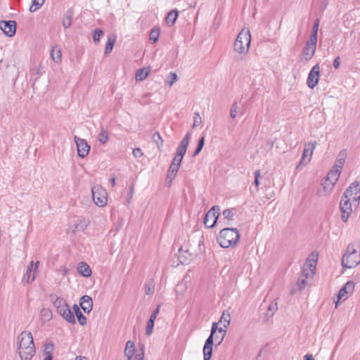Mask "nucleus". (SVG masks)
<instances>
[{
    "instance_id": "47",
    "label": "nucleus",
    "mask_w": 360,
    "mask_h": 360,
    "mask_svg": "<svg viewBox=\"0 0 360 360\" xmlns=\"http://www.w3.org/2000/svg\"><path fill=\"white\" fill-rule=\"evenodd\" d=\"M255 186L257 187H258V186H259V179L261 176V174H260L259 170H256L255 172Z\"/></svg>"
},
{
    "instance_id": "25",
    "label": "nucleus",
    "mask_w": 360,
    "mask_h": 360,
    "mask_svg": "<svg viewBox=\"0 0 360 360\" xmlns=\"http://www.w3.org/2000/svg\"><path fill=\"white\" fill-rule=\"evenodd\" d=\"M337 166H333L332 169L329 171V172L327 174V175L325 176L326 179L330 180L332 183H334L335 185L336 182L338 181L340 175L341 174V172L340 171V169H336Z\"/></svg>"
},
{
    "instance_id": "4",
    "label": "nucleus",
    "mask_w": 360,
    "mask_h": 360,
    "mask_svg": "<svg viewBox=\"0 0 360 360\" xmlns=\"http://www.w3.org/2000/svg\"><path fill=\"white\" fill-rule=\"evenodd\" d=\"M359 263L360 253L357 252L354 244H349L345 253L342 257V267L345 269H352L356 267Z\"/></svg>"
},
{
    "instance_id": "15",
    "label": "nucleus",
    "mask_w": 360,
    "mask_h": 360,
    "mask_svg": "<svg viewBox=\"0 0 360 360\" xmlns=\"http://www.w3.org/2000/svg\"><path fill=\"white\" fill-rule=\"evenodd\" d=\"M354 286L355 284L352 281H348L339 290L337 295V302H340L342 299L346 300L353 292Z\"/></svg>"
},
{
    "instance_id": "9",
    "label": "nucleus",
    "mask_w": 360,
    "mask_h": 360,
    "mask_svg": "<svg viewBox=\"0 0 360 360\" xmlns=\"http://www.w3.org/2000/svg\"><path fill=\"white\" fill-rule=\"evenodd\" d=\"M124 354L127 357V360H143V349L136 350L135 345L133 341L129 340L127 342Z\"/></svg>"
},
{
    "instance_id": "48",
    "label": "nucleus",
    "mask_w": 360,
    "mask_h": 360,
    "mask_svg": "<svg viewBox=\"0 0 360 360\" xmlns=\"http://www.w3.org/2000/svg\"><path fill=\"white\" fill-rule=\"evenodd\" d=\"M159 312H160V306H158L157 307V309L153 311V313L150 316V319H153V321H155V319H157V316H158Z\"/></svg>"
},
{
    "instance_id": "5",
    "label": "nucleus",
    "mask_w": 360,
    "mask_h": 360,
    "mask_svg": "<svg viewBox=\"0 0 360 360\" xmlns=\"http://www.w3.org/2000/svg\"><path fill=\"white\" fill-rule=\"evenodd\" d=\"M251 42L250 30L243 28L237 36L234 43V51L239 54L245 55L248 53Z\"/></svg>"
},
{
    "instance_id": "14",
    "label": "nucleus",
    "mask_w": 360,
    "mask_h": 360,
    "mask_svg": "<svg viewBox=\"0 0 360 360\" xmlns=\"http://www.w3.org/2000/svg\"><path fill=\"white\" fill-rule=\"evenodd\" d=\"M340 209L341 211V219L344 222H347L349 217L350 216L352 209V203L350 202V200L347 198L343 200L341 198L340 202Z\"/></svg>"
},
{
    "instance_id": "57",
    "label": "nucleus",
    "mask_w": 360,
    "mask_h": 360,
    "mask_svg": "<svg viewBox=\"0 0 360 360\" xmlns=\"http://www.w3.org/2000/svg\"><path fill=\"white\" fill-rule=\"evenodd\" d=\"M304 360H314L312 354H307L304 356Z\"/></svg>"
},
{
    "instance_id": "16",
    "label": "nucleus",
    "mask_w": 360,
    "mask_h": 360,
    "mask_svg": "<svg viewBox=\"0 0 360 360\" xmlns=\"http://www.w3.org/2000/svg\"><path fill=\"white\" fill-rule=\"evenodd\" d=\"M75 141L77 145L78 155L82 158L86 157L89 153L90 146L86 140L75 136Z\"/></svg>"
},
{
    "instance_id": "29",
    "label": "nucleus",
    "mask_w": 360,
    "mask_h": 360,
    "mask_svg": "<svg viewBox=\"0 0 360 360\" xmlns=\"http://www.w3.org/2000/svg\"><path fill=\"white\" fill-rule=\"evenodd\" d=\"M177 16H178V12L174 10V11H170L168 13V15L165 19V22L167 24V25H169V26L173 25L177 18Z\"/></svg>"
},
{
    "instance_id": "24",
    "label": "nucleus",
    "mask_w": 360,
    "mask_h": 360,
    "mask_svg": "<svg viewBox=\"0 0 360 360\" xmlns=\"http://www.w3.org/2000/svg\"><path fill=\"white\" fill-rule=\"evenodd\" d=\"M77 271L79 274L84 277H89L92 274V271L89 265L83 262L78 264Z\"/></svg>"
},
{
    "instance_id": "28",
    "label": "nucleus",
    "mask_w": 360,
    "mask_h": 360,
    "mask_svg": "<svg viewBox=\"0 0 360 360\" xmlns=\"http://www.w3.org/2000/svg\"><path fill=\"white\" fill-rule=\"evenodd\" d=\"M115 41H116V36L114 34L109 36L108 37V40H107L106 45H105V54H108L112 51Z\"/></svg>"
},
{
    "instance_id": "27",
    "label": "nucleus",
    "mask_w": 360,
    "mask_h": 360,
    "mask_svg": "<svg viewBox=\"0 0 360 360\" xmlns=\"http://www.w3.org/2000/svg\"><path fill=\"white\" fill-rule=\"evenodd\" d=\"M73 310H74V312L75 314V316H77V320H78V322L79 323L80 325L82 326H85L86 324V318L85 316H84L82 314V313L81 312L79 307L77 305V304H75L73 306Z\"/></svg>"
},
{
    "instance_id": "17",
    "label": "nucleus",
    "mask_w": 360,
    "mask_h": 360,
    "mask_svg": "<svg viewBox=\"0 0 360 360\" xmlns=\"http://www.w3.org/2000/svg\"><path fill=\"white\" fill-rule=\"evenodd\" d=\"M0 29L8 37H13L16 32V23L14 20L0 21Z\"/></svg>"
},
{
    "instance_id": "63",
    "label": "nucleus",
    "mask_w": 360,
    "mask_h": 360,
    "mask_svg": "<svg viewBox=\"0 0 360 360\" xmlns=\"http://www.w3.org/2000/svg\"><path fill=\"white\" fill-rule=\"evenodd\" d=\"M318 259H319V255H318V252H316V262H318Z\"/></svg>"
},
{
    "instance_id": "38",
    "label": "nucleus",
    "mask_w": 360,
    "mask_h": 360,
    "mask_svg": "<svg viewBox=\"0 0 360 360\" xmlns=\"http://www.w3.org/2000/svg\"><path fill=\"white\" fill-rule=\"evenodd\" d=\"M176 80H177V75L174 72H171L167 77L169 86H172Z\"/></svg>"
},
{
    "instance_id": "58",
    "label": "nucleus",
    "mask_w": 360,
    "mask_h": 360,
    "mask_svg": "<svg viewBox=\"0 0 360 360\" xmlns=\"http://www.w3.org/2000/svg\"><path fill=\"white\" fill-rule=\"evenodd\" d=\"M110 182H111L112 186H115V184H116V179H115V177H112L110 179Z\"/></svg>"
},
{
    "instance_id": "49",
    "label": "nucleus",
    "mask_w": 360,
    "mask_h": 360,
    "mask_svg": "<svg viewBox=\"0 0 360 360\" xmlns=\"http://www.w3.org/2000/svg\"><path fill=\"white\" fill-rule=\"evenodd\" d=\"M179 259H180V261H181V263H183V264H184V263H187V262L191 259V258H189V259H182L184 252L182 251V249H181V248L179 250Z\"/></svg>"
},
{
    "instance_id": "7",
    "label": "nucleus",
    "mask_w": 360,
    "mask_h": 360,
    "mask_svg": "<svg viewBox=\"0 0 360 360\" xmlns=\"http://www.w3.org/2000/svg\"><path fill=\"white\" fill-rule=\"evenodd\" d=\"M231 315L227 311H224L218 323V330L215 334V340L220 344L226 333V329L230 325Z\"/></svg>"
},
{
    "instance_id": "62",
    "label": "nucleus",
    "mask_w": 360,
    "mask_h": 360,
    "mask_svg": "<svg viewBox=\"0 0 360 360\" xmlns=\"http://www.w3.org/2000/svg\"><path fill=\"white\" fill-rule=\"evenodd\" d=\"M231 115L232 117H235L236 115H235V112H233V110H231Z\"/></svg>"
},
{
    "instance_id": "51",
    "label": "nucleus",
    "mask_w": 360,
    "mask_h": 360,
    "mask_svg": "<svg viewBox=\"0 0 360 360\" xmlns=\"http://www.w3.org/2000/svg\"><path fill=\"white\" fill-rule=\"evenodd\" d=\"M340 65V58L336 57L333 61V66L335 69H338Z\"/></svg>"
},
{
    "instance_id": "37",
    "label": "nucleus",
    "mask_w": 360,
    "mask_h": 360,
    "mask_svg": "<svg viewBox=\"0 0 360 360\" xmlns=\"http://www.w3.org/2000/svg\"><path fill=\"white\" fill-rule=\"evenodd\" d=\"M54 349V345L53 343H47L44 345V354L45 356H48L49 355L52 356V352Z\"/></svg>"
},
{
    "instance_id": "11",
    "label": "nucleus",
    "mask_w": 360,
    "mask_h": 360,
    "mask_svg": "<svg viewBox=\"0 0 360 360\" xmlns=\"http://www.w3.org/2000/svg\"><path fill=\"white\" fill-rule=\"evenodd\" d=\"M91 191L95 204L99 207H104L108 201L106 191L100 186H95L92 188Z\"/></svg>"
},
{
    "instance_id": "45",
    "label": "nucleus",
    "mask_w": 360,
    "mask_h": 360,
    "mask_svg": "<svg viewBox=\"0 0 360 360\" xmlns=\"http://www.w3.org/2000/svg\"><path fill=\"white\" fill-rule=\"evenodd\" d=\"M204 137H202L200 141H199V143H198V148L195 152V155H197L202 148L203 146H204Z\"/></svg>"
},
{
    "instance_id": "1",
    "label": "nucleus",
    "mask_w": 360,
    "mask_h": 360,
    "mask_svg": "<svg viewBox=\"0 0 360 360\" xmlns=\"http://www.w3.org/2000/svg\"><path fill=\"white\" fill-rule=\"evenodd\" d=\"M18 352L21 360H30L34 353L35 347L32 335L30 332L23 331L18 338Z\"/></svg>"
},
{
    "instance_id": "20",
    "label": "nucleus",
    "mask_w": 360,
    "mask_h": 360,
    "mask_svg": "<svg viewBox=\"0 0 360 360\" xmlns=\"http://www.w3.org/2000/svg\"><path fill=\"white\" fill-rule=\"evenodd\" d=\"M80 307L86 313H89L93 308V300L88 295H84L80 299Z\"/></svg>"
},
{
    "instance_id": "60",
    "label": "nucleus",
    "mask_w": 360,
    "mask_h": 360,
    "mask_svg": "<svg viewBox=\"0 0 360 360\" xmlns=\"http://www.w3.org/2000/svg\"><path fill=\"white\" fill-rule=\"evenodd\" d=\"M319 18H316V34L318 33V31H319Z\"/></svg>"
},
{
    "instance_id": "3",
    "label": "nucleus",
    "mask_w": 360,
    "mask_h": 360,
    "mask_svg": "<svg viewBox=\"0 0 360 360\" xmlns=\"http://www.w3.org/2000/svg\"><path fill=\"white\" fill-rule=\"evenodd\" d=\"M240 238V234L236 229L225 228L219 233L217 241L223 248H229L235 246Z\"/></svg>"
},
{
    "instance_id": "31",
    "label": "nucleus",
    "mask_w": 360,
    "mask_h": 360,
    "mask_svg": "<svg viewBox=\"0 0 360 360\" xmlns=\"http://www.w3.org/2000/svg\"><path fill=\"white\" fill-rule=\"evenodd\" d=\"M153 141L157 144L158 149L160 150L163 146L164 141L159 132L157 131L153 134Z\"/></svg>"
},
{
    "instance_id": "46",
    "label": "nucleus",
    "mask_w": 360,
    "mask_h": 360,
    "mask_svg": "<svg viewBox=\"0 0 360 360\" xmlns=\"http://www.w3.org/2000/svg\"><path fill=\"white\" fill-rule=\"evenodd\" d=\"M132 153H133V155L135 158H140V157L143 156V155L142 150L139 148L134 149Z\"/></svg>"
},
{
    "instance_id": "43",
    "label": "nucleus",
    "mask_w": 360,
    "mask_h": 360,
    "mask_svg": "<svg viewBox=\"0 0 360 360\" xmlns=\"http://www.w3.org/2000/svg\"><path fill=\"white\" fill-rule=\"evenodd\" d=\"M179 167H180V165L172 162L169 167V172L171 174H175L177 172V171L179 170Z\"/></svg>"
},
{
    "instance_id": "12",
    "label": "nucleus",
    "mask_w": 360,
    "mask_h": 360,
    "mask_svg": "<svg viewBox=\"0 0 360 360\" xmlns=\"http://www.w3.org/2000/svg\"><path fill=\"white\" fill-rule=\"evenodd\" d=\"M352 195H354L352 198L353 203L356 202L358 205L360 200V183L358 181H354L346 188L343 193L342 198L344 200Z\"/></svg>"
},
{
    "instance_id": "39",
    "label": "nucleus",
    "mask_w": 360,
    "mask_h": 360,
    "mask_svg": "<svg viewBox=\"0 0 360 360\" xmlns=\"http://www.w3.org/2000/svg\"><path fill=\"white\" fill-rule=\"evenodd\" d=\"M154 323H155V321H153V319H150L149 321L148 322L147 327H146V332L148 335H150L152 334L153 329L154 327Z\"/></svg>"
},
{
    "instance_id": "30",
    "label": "nucleus",
    "mask_w": 360,
    "mask_h": 360,
    "mask_svg": "<svg viewBox=\"0 0 360 360\" xmlns=\"http://www.w3.org/2000/svg\"><path fill=\"white\" fill-rule=\"evenodd\" d=\"M236 214L235 210L231 209H226L223 211L222 215L224 219L227 221H231L233 219L234 215Z\"/></svg>"
},
{
    "instance_id": "13",
    "label": "nucleus",
    "mask_w": 360,
    "mask_h": 360,
    "mask_svg": "<svg viewBox=\"0 0 360 360\" xmlns=\"http://www.w3.org/2000/svg\"><path fill=\"white\" fill-rule=\"evenodd\" d=\"M219 215V207L213 206L205 214L204 224L207 228L214 227L217 221Z\"/></svg>"
},
{
    "instance_id": "33",
    "label": "nucleus",
    "mask_w": 360,
    "mask_h": 360,
    "mask_svg": "<svg viewBox=\"0 0 360 360\" xmlns=\"http://www.w3.org/2000/svg\"><path fill=\"white\" fill-rule=\"evenodd\" d=\"M315 73V66H314L309 74L307 79V85L309 88L313 89L315 86V82H314V77Z\"/></svg>"
},
{
    "instance_id": "26",
    "label": "nucleus",
    "mask_w": 360,
    "mask_h": 360,
    "mask_svg": "<svg viewBox=\"0 0 360 360\" xmlns=\"http://www.w3.org/2000/svg\"><path fill=\"white\" fill-rule=\"evenodd\" d=\"M150 72V67H145L141 69H139L136 72V80L137 82H141L145 80Z\"/></svg>"
},
{
    "instance_id": "6",
    "label": "nucleus",
    "mask_w": 360,
    "mask_h": 360,
    "mask_svg": "<svg viewBox=\"0 0 360 360\" xmlns=\"http://www.w3.org/2000/svg\"><path fill=\"white\" fill-rule=\"evenodd\" d=\"M53 304L56 308L57 312L67 321L71 323H75V316L71 311L68 304L63 298H57Z\"/></svg>"
},
{
    "instance_id": "22",
    "label": "nucleus",
    "mask_w": 360,
    "mask_h": 360,
    "mask_svg": "<svg viewBox=\"0 0 360 360\" xmlns=\"http://www.w3.org/2000/svg\"><path fill=\"white\" fill-rule=\"evenodd\" d=\"M39 262H38V261L34 264V270L32 275H31V272H32V269L33 268V266H34L33 261H32L30 263V264L27 266L26 274L24 278L25 279H26L27 282H30V281H32L35 279L37 271V269L39 266Z\"/></svg>"
},
{
    "instance_id": "64",
    "label": "nucleus",
    "mask_w": 360,
    "mask_h": 360,
    "mask_svg": "<svg viewBox=\"0 0 360 360\" xmlns=\"http://www.w3.org/2000/svg\"><path fill=\"white\" fill-rule=\"evenodd\" d=\"M273 308H276V304H274V305L272 306Z\"/></svg>"
},
{
    "instance_id": "61",
    "label": "nucleus",
    "mask_w": 360,
    "mask_h": 360,
    "mask_svg": "<svg viewBox=\"0 0 360 360\" xmlns=\"http://www.w3.org/2000/svg\"><path fill=\"white\" fill-rule=\"evenodd\" d=\"M53 356L49 355L48 356H45L44 360H52Z\"/></svg>"
},
{
    "instance_id": "59",
    "label": "nucleus",
    "mask_w": 360,
    "mask_h": 360,
    "mask_svg": "<svg viewBox=\"0 0 360 360\" xmlns=\"http://www.w3.org/2000/svg\"><path fill=\"white\" fill-rule=\"evenodd\" d=\"M75 360H88V359L85 356H77Z\"/></svg>"
},
{
    "instance_id": "8",
    "label": "nucleus",
    "mask_w": 360,
    "mask_h": 360,
    "mask_svg": "<svg viewBox=\"0 0 360 360\" xmlns=\"http://www.w3.org/2000/svg\"><path fill=\"white\" fill-rule=\"evenodd\" d=\"M218 330V323L214 322L212 326L211 334L206 340L203 347L204 360H210L212 353L213 342L215 339V334Z\"/></svg>"
},
{
    "instance_id": "40",
    "label": "nucleus",
    "mask_w": 360,
    "mask_h": 360,
    "mask_svg": "<svg viewBox=\"0 0 360 360\" xmlns=\"http://www.w3.org/2000/svg\"><path fill=\"white\" fill-rule=\"evenodd\" d=\"M103 32L101 30H96L94 33V41L97 43L99 41L101 37L103 36Z\"/></svg>"
},
{
    "instance_id": "56",
    "label": "nucleus",
    "mask_w": 360,
    "mask_h": 360,
    "mask_svg": "<svg viewBox=\"0 0 360 360\" xmlns=\"http://www.w3.org/2000/svg\"><path fill=\"white\" fill-rule=\"evenodd\" d=\"M319 81V63H316V85L318 84Z\"/></svg>"
},
{
    "instance_id": "52",
    "label": "nucleus",
    "mask_w": 360,
    "mask_h": 360,
    "mask_svg": "<svg viewBox=\"0 0 360 360\" xmlns=\"http://www.w3.org/2000/svg\"><path fill=\"white\" fill-rule=\"evenodd\" d=\"M182 159H183V158H181V157H180V156H179V155H176V156L174 157V160H173L172 162H173V163H176V164L181 165V161H182Z\"/></svg>"
},
{
    "instance_id": "42",
    "label": "nucleus",
    "mask_w": 360,
    "mask_h": 360,
    "mask_svg": "<svg viewBox=\"0 0 360 360\" xmlns=\"http://www.w3.org/2000/svg\"><path fill=\"white\" fill-rule=\"evenodd\" d=\"M202 122V118L200 116L199 113H195L193 117V127H195L200 124Z\"/></svg>"
},
{
    "instance_id": "41",
    "label": "nucleus",
    "mask_w": 360,
    "mask_h": 360,
    "mask_svg": "<svg viewBox=\"0 0 360 360\" xmlns=\"http://www.w3.org/2000/svg\"><path fill=\"white\" fill-rule=\"evenodd\" d=\"M144 288H145L146 293L147 295H150L154 292L155 286L152 283H150L146 284L144 286Z\"/></svg>"
},
{
    "instance_id": "18",
    "label": "nucleus",
    "mask_w": 360,
    "mask_h": 360,
    "mask_svg": "<svg viewBox=\"0 0 360 360\" xmlns=\"http://www.w3.org/2000/svg\"><path fill=\"white\" fill-rule=\"evenodd\" d=\"M321 188H319L316 191V195H326L331 192L333 187L335 186V184H334V183H332L331 181H330V180H328V179L324 177L321 180Z\"/></svg>"
},
{
    "instance_id": "32",
    "label": "nucleus",
    "mask_w": 360,
    "mask_h": 360,
    "mask_svg": "<svg viewBox=\"0 0 360 360\" xmlns=\"http://www.w3.org/2000/svg\"><path fill=\"white\" fill-rule=\"evenodd\" d=\"M98 139L102 144L106 143L108 141V131L105 129H102L98 134Z\"/></svg>"
},
{
    "instance_id": "21",
    "label": "nucleus",
    "mask_w": 360,
    "mask_h": 360,
    "mask_svg": "<svg viewBox=\"0 0 360 360\" xmlns=\"http://www.w3.org/2000/svg\"><path fill=\"white\" fill-rule=\"evenodd\" d=\"M51 59L56 63H60L62 61V51L61 48L58 45H54L51 47L50 51Z\"/></svg>"
},
{
    "instance_id": "2",
    "label": "nucleus",
    "mask_w": 360,
    "mask_h": 360,
    "mask_svg": "<svg viewBox=\"0 0 360 360\" xmlns=\"http://www.w3.org/2000/svg\"><path fill=\"white\" fill-rule=\"evenodd\" d=\"M315 275V259L311 254L303 266V271L300 277L297 285L300 289L305 288L307 285H311L314 282Z\"/></svg>"
},
{
    "instance_id": "54",
    "label": "nucleus",
    "mask_w": 360,
    "mask_h": 360,
    "mask_svg": "<svg viewBox=\"0 0 360 360\" xmlns=\"http://www.w3.org/2000/svg\"><path fill=\"white\" fill-rule=\"evenodd\" d=\"M346 156H347L346 150H341L338 155V158H343L345 160L346 159Z\"/></svg>"
},
{
    "instance_id": "23",
    "label": "nucleus",
    "mask_w": 360,
    "mask_h": 360,
    "mask_svg": "<svg viewBox=\"0 0 360 360\" xmlns=\"http://www.w3.org/2000/svg\"><path fill=\"white\" fill-rule=\"evenodd\" d=\"M190 134L187 133L185 137L181 141L179 146L177 148L176 154L177 155L183 158L186 152V149L189 143Z\"/></svg>"
},
{
    "instance_id": "19",
    "label": "nucleus",
    "mask_w": 360,
    "mask_h": 360,
    "mask_svg": "<svg viewBox=\"0 0 360 360\" xmlns=\"http://www.w3.org/2000/svg\"><path fill=\"white\" fill-rule=\"evenodd\" d=\"M314 149V146L313 143L306 145L300 161L301 165H307L311 161Z\"/></svg>"
},
{
    "instance_id": "35",
    "label": "nucleus",
    "mask_w": 360,
    "mask_h": 360,
    "mask_svg": "<svg viewBox=\"0 0 360 360\" xmlns=\"http://www.w3.org/2000/svg\"><path fill=\"white\" fill-rule=\"evenodd\" d=\"M44 3V0H32V4L30 8L31 12L37 11Z\"/></svg>"
},
{
    "instance_id": "50",
    "label": "nucleus",
    "mask_w": 360,
    "mask_h": 360,
    "mask_svg": "<svg viewBox=\"0 0 360 360\" xmlns=\"http://www.w3.org/2000/svg\"><path fill=\"white\" fill-rule=\"evenodd\" d=\"M329 0H322L320 10L323 11L328 5Z\"/></svg>"
},
{
    "instance_id": "55",
    "label": "nucleus",
    "mask_w": 360,
    "mask_h": 360,
    "mask_svg": "<svg viewBox=\"0 0 360 360\" xmlns=\"http://www.w3.org/2000/svg\"><path fill=\"white\" fill-rule=\"evenodd\" d=\"M60 272L63 275L65 276L68 274V270L65 266H61L59 269Z\"/></svg>"
},
{
    "instance_id": "34",
    "label": "nucleus",
    "mask_w": 360,
    "mask_h": 360,
    "mask_svg": "<svg viewBox=\"0 0 360 360\" xmlns=\"http://www.w3.org/2000/svg\"><path fill=\"white\" fill-rule=\"evenodd\" d=\"M160 30L159 28H154L150 33V40L153 43H155L160 37Z\"/></svg>"
},
{
    "instance_id": "44",
    "label": "nucleus",
    "mask_w": 360,
    "mask_h": 360,
    "mask_svg": "<svg viewBox=\"0 0 360 360\" xmlns=\"http://www.w3.org/2000/svg\"><path fill=\"white\" fill-rule=\"evenodd\" d=\"M337 161L339 164H335L333 166H337L336 169H340V171L342 172V167L344 166V164L345 163V160L343 158H338Z\"/></svg>"
},
{
    "instance_id": "53",
    "label": "nucleus",
    "mask_w": 360,
    "mask_h": 360,
    "mask_svg": "<svg viewBox=\"0 0 360 360\" xmlns=\"http://www.w3.org/2000/svg\"><path fill=\"white\" fill-rule=\"evenodd\" d=\"M70 25H71L70 18H67V19L63 21V26L65 28H68V27H69L70 26Z\"/></svg>"
},
{
    "instance_id": "10",
    "label": "nucleus",
    "mask_w": 360,
    "mask_h": 360,
    "mask_svg": "<svg viewBox=\"0 0 360 360\" xmlns=\"http://www.w3.org/2000/svg\"><path fill=\"white\" fill-rule=\"evenodd\" d=\"M315 25L313 27L310 39L307 42L302 53L301 60L307 61L311 59L315 53Z\"/></svg>"
},
{
    "instance_id": "36",
    "label": "nucleus",
    "mask_w": 360,
    "mask_h": 360,
    "mask_svg": "<svg viewBox=\"0 0 360 360\" xmlns=\"http://www.w3.org/2000/svg\"><path fill=\"white\" fill-rule=\"evenodd\" d=\"M40 315L44 321H49L52 317V312L49 309H43L40 312Z\"/></svg>"
}]
</instances>
